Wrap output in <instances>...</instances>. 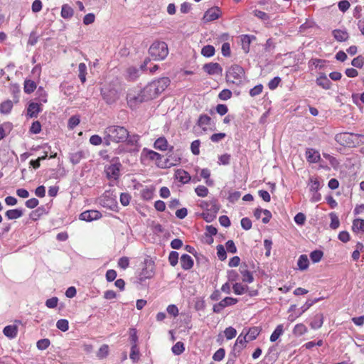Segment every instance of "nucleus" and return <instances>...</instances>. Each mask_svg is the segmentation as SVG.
<instances>
[{
  "label": "nucleus",
  "instance_id": "f257e3e1",
  "mask_svg": "<svg viewBox=\"0 0 364 364\" xmlns=\"http://www.w3.org/2000/svg\"><path fill=\"white\" fill-rule=\"evenodd\" d=\"M104 144L110 145L111 142L122 143L128 141L129 144H134L138 140V136H129V131L123 126L110 125L104 130Z\"/></svg>",
  "mask_w": 364,
  "mask_h": 364
},
{
  "label": "nucleus",
  "instance_id": "f03ea898",
  "mask_svg": "<svg viewBox=\"0 0 364 364\" xmlns=\"http://www.w3.org/2000/svg\"><path fill=\"white\" fill-rule=\"evenodd\" d=\"M168 77H161L156 80H153L145 87V92H148L151 98H155L159 94L161 93L170 85Z\"/></svg>",
  "mask_w": 364,
  "mask_h": 364
},
{
  "label": "nucleus",
  "instance_id": "7ed1b4c3",
  "mask_svg": "<svg viewBox=\"0 0 364 364\" xmlns=\"http://www.w3.org/2000/svg\"><path fill=\"white\" fill-rule=\"evenodd\" d=\"M149 100L151 98L149 93L145 92V87L140 90H129L127 96V104L132 109H135L143 102Z\"/></svg>",
  "mask_w": 364,
  "mask_h": 364
},
{
  "label": "nucleus",
  "instance_id": "20e7f679",
  "mask_svg": "<svg viewBox=\"0 0 364 364\" xmlns=\"http://www.w3.org/2000/svg\"><path fill=\"white\" fill-rule=\"evenodd\" d=\"M149 53L154 60H162L168 54V46L165 42H154L150 46Z\"/></svg>",
  "mask_w": 364,
  "mask_h": 364
},
{
  "label": "nucleus",
  "instance_id": "39448f33",
  "mask_svg": "<svg viewBox=\"0 0 364 364\" xmlns=\"http://www.w3.org/2000/svg\"><path fill=\"white\" fill-rule=\"evenodd\" d=\"M245 72L242 67L234 65L227 72L226 78L228 82L240 85L244 78Z\"/></svg>",
  "mask_w": 364,
  "mask_h": 364
},
{
  "label": "nucleus",
  "instance_id": "423d86ee",
  "mask_svg": "<svg viewBox=\"0 0 364 364\" xmlns=\"http://www.w3.org/2000/svg\"><path fill=\"white\" fill-rule=\"evenodd\" d=\"M97 201L100 205L111 210L117 206L116 196L113 191L110 190L105 191V193L98 198Z\"/></svg>",
  "mask_w": 364,
  "mask_h": 364
},
{
  "label": "nucleus",
  "instance_id": "0eeeda50",
  "mask_svg": "<svg viewBox=\"0 0 364 364\" xmlns=\"http://www.w3.org/2000/svg\"><path fill=\"white\" fill-rule=\"evenodd\" d=\"M335 140L341 145L344 146H355L358 141H356V135L353 133L343 132L337 134Z\"/></svg>",
  "mask_w": 364,
  "mask_h": 364
},
{
  "label": "nucleus",
  "instance_id": "6e6552de",
  "mask_svg": "<svg viewBox=\"0 0 364 364\" xmlns=\"http://www.w3.org/2000/svg\"><path fill=\"white\" fill-rule=\"evenodd\" d=\"M121 167L122 164L119 158H114L112 160V164L105 168L107 177L109 179L117 180L119 177Z\"/></svg>",
  "mask_w": 364,
  "mask_h": 364
},
{
  "label": "nucleus",
  "instance_id": "1a4fd4ad",
  "mask_svg": "<svg viewBox=\"0 0 364 364\" xmlns=\"http://www.w3.org/2000/svg\"><path fill=\"white\" fill-rule=\"evenodd\" d=\"M144 263L145 267L142 269L138 277L140 282H143L154 275V262L151 259H146Z\"/></svg>",
  "mask_w": 364,
  "mask_h": 364
},
{
  "label": "nucleus",
  "instance_id": "9d476101",
  "mask_svg": "<svg viewBox=\"0 0 364 364\" xmlns=\"http://www.w3.org/2000/svg\"><path fill=\"white\" fill-rule=\"evenodd\" d=\"M101 93L103 99L107 104L114 103L119 97L117 90L114 88L103 87L102 88Z\"/></svg>",
  "mask_w": 364,
  "mask_h": 364
},
{
  "label": "nucleus",
  "instance_id": "9b49d317",
  "mask_svg": "<svg viewBox=\"0 0 364 364\" xmlns=\"http://www.w3.org/2000/svg\"><path fill=\"white\" fill-rule=\"evenodd\" d=\"M249 341L247 337L244 333V331L237 337L235 343L233 346L234 356L237 357L236 353H240L241 350L245 347V344Z\"/></svg>",
  "mask_w": 364,
  "mask_h": 364
},
{
  "label": "nucleus",
  "instance_id": "f8f14e48",
  "mask_svg": "<svg viewBox=\"0 0 364 364\" xmlns=\"http://www.w3.org/2000/svg\"><path fill=\"white\" fill-rule=\"evenodd\" d=\"M101 217L102 214L98 210H90L82 213L80 215L79 218L81 220H85L86 222H92L93 220L100 219Z\"/></svg>",
  "mask_w": 364,
  "mask_h": 364
},
{
  "label": "nucleus",
  "instance_id": "ddd939ff",
  "mask_svg": "<svg viewBox=\"0 0 364 364\" xmlns=\"http://www.w3.org/2000/svg\"><path fill=\"white\" fill-rule=\"evenodd\" d=\"M221 14V11L218 7H213L205 11L203 16L204 22H210L218 19Z\"/></svg>",
  "mask_w": 364,
  "mask_h": 364
},
{
  "label": "nucleus",
  "instance_id": "4468645a",
  "mask_svg": "<svg viewBox=\"0 0 364 364\" xmlns=\"http://www.w3.org/2000/svg\"><path fill=\"white\" fill-rule=\"evenodd\" d=\"M203 68L209 75H220L223 72L221 66L218 63H206Z\"/></svg>",
  "mask_w": 364,
  "mask_h": 364
},
{
  "label": "nucleus",
  "instance_id": "2eb2a0df",
  "mask_svg": "<svg viewBox=\"0 0 364 364\" xmlns=\"http://www.w3.org/2000/svg\"><path fill=\"white\" fill-rule=\"evenodd\" d=\"M316 82L318 86L322 87L324 90L331 89L332 85L331 80L327 77L326 75L323 73L319 74L318 77L316 80Z\"/></svg>",
  "mask_w": 364,
  "mask_h": 364
},
{
  "label": "nucleus",
  "instance_id": "dca6fc26",
  "mask_svg": "<svg viewBox=\"0 0 364 364\" xmlns=\"http://www.w3.org/2000/svg\"><path fill=\"white\" fill-rule=\"evenodd\" d=\"M41 111V103L31 102L27 109V115L31 118L37 117L38 113Z\"/></svg>",
  "mask_w": 364,
  "mask_h": 364
},
{
  "label": "nucleus",
  "instance_id": "f3484780",
  "mask_svg": "<svg viewBox=\"0 0 364 364\" xmlns=\"http://www.w3.org/2000/svg\"><path fill=\"white\" fill-rule=\"evenodd\" d=\"M254 215L256 219H261L264 223H267L272 217V214L269 210L263 209H256Z\"/></svg>",
  "mask_w": 364,
  "mask_h": 364
},
{
  "label": "nucleus",
  "instance_id": "a211bd4d",
  "mask_svg": "<svg viewBox=\"0 0 364 364\" xmlns=\"http://www.w3.org/2000/svg\"><path fill=\"white\" fill-rule=\"evenodd\" d=\"M306 157L309 163H317L321 159L320 153L314 149H307Z\"/></svg>",
  "mask_w": 364,
  "mask_h": 364
},
{
  "label": "nucleus",
  "instance_id": "6ab92c4d",
  "mask_svg": "<svg viewBox=\"0 0 364 364\" xmlns=\"http://www.w3.org/2000/svg\"><path fill=\"white\" fill-rule=\"evenodd\" d=\"M176 178L183 184L188 183L191 181L190 174L183 169H177L175 171Z\"/></svg>",
  "mask_w": 364,
  "mask_h": 364
},
{
  "label": "nucleus",
  "instance_id": "aec40b11",
  "mask_svg": "<svg viewBox=\"0 0 364 364\" xmlns=\"http://www.w3.org/2000/svg\"><path fill=\"white\" fill-rule=\"evenodd\" d=\"M181 265L184 270H188L193 266V259L188 255L184 254L181 257Z\"/></svg>",
  "mask_w": 364,
  "mask_h": 364
},
{
  "label": "nucleus",
  "instance_id": "412c9836",
  "mask_svg": "<svg viewBox=\"0 0 364 364\" xmlns=\"http://www.w3.org/2000/svg\"><path fill=\"white\" fill-rule=\"evenodd\" d=\"M334 38L339 42H344L349 38L348 33L346 30L335 29L332 31Z\"/></svg>",
  "mask_w": 364,
  "mask_h": 364
},
{
  "label": "nucleus",
  "instance_id": "4be33fe9",
  "mask_svg": "<svg viewBox=\"0 0 364 364\" xmlns=\"http://www.w3.org/2000/svg\"><path fill=\"white\" fill-rule=\"evenodd\" d=\"M240 272L242 275V281L247 283H252L254 281V277L252 273L247 269L246 264H242L240 267Z\"/></svg>",
  "mask_w": 364,
  "mask_h": 364
},
{
  "label": "nucleus",
  "instance_id": "5701e85b",
  "mask_svg": "<svg viewBox=\"0 0 364 364\" xmlns=\"http://www.w3.org/2000/svg\"><path fill=\"white\" fill-rule=\"evenodd\" d=\"M208 232L202 236L201 240L203 243L210 245L213 242V236L216 235L218 229H207Z\"/></svg>",
  "mask_w": 364,
  "mask_h": 364
},
{
  "label": "nucleus",
  "instance_id": "b1692460",
  "mask_svg": "<svg viewBox=\"0 0 364 364\" xmlns=\"http://www.w3.org/2000/svg\"><path fill=\"white\" fill-rule=\"evenodd\" d=\"M3 333L6 337L14 338L17 336L18 328L16 325H9L4 327Z\"/></svg>",
  "mask_w": 364,
  "mask_h": 364
},
{
  "label": "nucleus",
  "instance_id": "393cba45",
  "mask_svg": "<svg viewBox=\"0 0 364 364\" xmlns=\"http://www.w3.org/2000/svg\"><path fill=\"white\" fill-rule=\"evenodd\" d=\"M60 15L65 19H70L74 15L73 9L68 4H63L62 6Z\"/></svg>",
  "mask_w": 364,
  "mask_h": 364
},
{
  "label": "nucleus",
  "instance_id": "a878e982",
  "mask_svg": "<svg viewBox=\"0 0 364 364\" xmlns=\"http://www.w3.org/2000/svg\"><path fill=\"white\" fill-rule=\"evenodd\" d=\"M85 157V153L83 151H78L70 154V162L75 165L80 163V161Z\"/></svg>",
  "mask_w": 364,
  "mask_h": 364
},
{
  "label": "nucleus",
  "instance_id": "bb28decb",
  "mask_svg": "<svg viewBox=\"0 0 364 364\" xmlns=\"http://www.w3.org/2000/svg\"><path fill=\"white\" fill-rule=\"evenodd\" d=\"M154 146L156 149L166 151L168 149V141L165 137H159L155 141Z\"/></svg>",
  "mask_w": 364,
  "mask_h": 364
},
{
  "label": "nucleus",
  "instance_id": "cd10ccee",
  "mask_svg": "<svg viewBox=\"0 0 364 364\" xmlns=\"http://www.w3.org/2000/svg\"><path fill=\"white\" fill-rule=\"evenodd\" d=\"M211 118L207 114H202L199 117L198 120V125L204 131L207 129V126L210 125Z\"/></svg>",
  "mask_w": 364,
  "mask_h": 364
},
{
  "label": "nucleus",
  "instance_id": "c85d7f7f",
  "mask_svg": "<svg viewBox=\"0 0 364 364\" xmlns=\"http://www.w3.org/2000/svg\"><path fill=\"white\" fill-rule=\"evenodd\" d=\"M23 215L21 209H12L6 212V216L9 220H14L21 218Z\"/></svg>",
  "mask_w": 364,
  "mask_h": 364
},
{
  "label": "nucleus",
  "instance_id": "c756f323",
  "mask_svg": "<svg viewBox=\"0 0 364 364\" xmlns=\"http://www.w3.org/2000/svg\"><path fill=\"white\" fill-rule=\"evenodd\" d=\"M260 333V329L259 327L254 326L250 328L247 331L244 333L246 335L249 341L255 340Z\"/></svg>",
  "mask_w": 364,
  "mask_h": 364
},
{
  "label": "nucleus",
  "instance_id": "7c9ffc66",
  "mask_svg": "<svg viewBox=\"0 0 364 364\" xmlns=\"http://www.w3.org/2000/svg\"><path fill=\"white\" fill-rule=\"evenodd\" d=\"M323 323V316L321 314H316L311 322V327L314 329H318L321 327Z\"/></svg>",
  "mask_w": 364,
  "mask_h": 364
},
{
  "label": "nucleus",
  "instance_id": "2f4dec72",
  "mask_svg": "<svg viewBox=\"0 0 364 364\" xmlns=\"http://www.w3.org/2000/svg\"><path fill=\"white\" fill-rule=\"evenodd\" d=\"M309 262L307 255H301L297 261V265L300 270H305L309 267Z\"/></svg>",
  "mask_w": 364,
  "mask_h": 364
},
{
  "label": "nucleus",
  "instance_id": "473e14b6",
  "mask_svg": "<svg viewBox=\"0 0 364 364\" xmlns=\"http://www.w3.org/2000/svg\"><path fill=\"white\" fill-rule=\"evenodd\" d=\"M36 89V84L33 80H26L23 84V90L26 94L32 93Z\"/></svg>",
  "mask_w": 364,
  "mask_h": 364
},
{
  "label": "nucleus",
  "instance_id": "72a5a7b5",
  "mask_svg": "<svg viewBox=\"0 0 364 364\" xmlns=\"http://www.w3.org/2000/svg\"><path fill=\"white\" fill-rule=\"evenodd\" d=\"M13 107V102L11 100H6L0 105V112L1 114H9Z\"/></svg>",
  "mask_w": 364,
  "mask_h": 364
},
{
  "label": "nucleus",
  "instance_id": "f704fd0d",
  "mask_svg": "<svg viewBox=\"0 0 364 364\" xmlns=\"http://www.w3.org/2000/svg\"><path fill=\"white\" fill-rule=\"evenodd\" d=\"M181 162V157L171 154L168 156L166 161V167H171L174 166L178 164Z\"/></svg>",
  "mask_w": 364,
  "mask_h": 364
},
{
  "label": "nucleus",
  "instance_id": "c9c22d12",
  "mask_svg": "<svg viewBox=\"0 0 364 364\" xmlns=\"http://www.w3.org/2000/svg\"><path fill=\"white\" fill-rule=\"evenodd\" d=\"M309 182H310V183H309V185H310L309 189H310L311 192H316V191H318L320 189L321 185V183H320V181H318V179L317 178H316V177H311L309 178Z\"/></svg>",
  "mask_w": 364,
  "mask_h": 364
},
{
  "label": "nucleus",
  "instance_id": "e433bc0d",
  "mask_svg": "<svg viewBox=\"0 0 364 364\" xmlns=\"http://www.w3.org/2000/svg\"><path fill=\"white\" fill-rule=\"evenodd\" d=\"M252 38H255V37L248 35L242 36L241 40L242 44V49L245 50V53H247L249 51Z\"/></svg>",
  "mask_w": 364,
  "mask_h": 364
},
{
  "label": "nucleus",
  "instance_id": "4c0bfd02",
  "mask_svg": "<svg viewBox=\"0 0 364 364\" xmlns=\"http://www.w3.org/2000/svg\"><path fill=\"white\" fill-rule=\"evenodd\" d=\"M283 325L279 324L278 325L275 330L273 331L272 335L270 336V341L271 342H275L279 336L283 333Z\"/></svg>",
  "mask_w": 364,
  "mask_h": 364
},
{
  "label": "nucleus",
  "instance_id": "58836bf2",
  "mask_svg": "<svg viewBox=\"0 0 364 364\" xmlns=\"http://www.w3.org/2000/svg\"><path fill=\"white\" fill-rule=\"evenodd\" d=\"M37 100L40 102V103H46L47 102V92L42 87H39L37 92Z\"/></svg>",
  "mask_w": 364,
  "mask_h": 364
},
{
  "label": "nucleus",
  "instance_id": "ea45409f",
  "mask_svg": "<svg viewBox=\"0 0 364 364\" xmlns=\"http://www.w3.org/2000/svg\"><path fill=\"white\" fill-rule=\"evenodd\" d=\"M79 78L84 83L86 81L87 66L85 63H80L78 65Z\"/></svg>",
  "mask_w": 364,
  "mask_h": 364
},
{
  "label": "nucleus",
  "instance_id": "a19ab883",
  "mask_svg": "<svg viewBox=\"0 0 364 364\" xmlns=\"http://www.w3.org/2000/svg\"><path fill=\"white\" fill-rule=\"evenodd\" d=\"M234 293L237 295H242L244 293L247 292L248 290L247 286H244L240 283H235L232 287Z\"/></svg>",
  "mask_w": 364,
  "mask_h": 364
},
{
  "label": "nucleus",
  "instance_id": "79ce46f5",
  "mask_svg": "<svg viewBox=\"0 0 364 364\" xmlns=\"http://www.w3.org/2000/svg\"><path fill=\"white\" fill-rule=\"evenodd\" d=\"M172 352L176 355L182 354L185 350V346L183 343L178 341L171 348Z\"/></svg>",
  "mask_w": 364,
  "mask_h": 364
},
{
  "label": "nucleus",
  "instance_id": "37998d69",
  "mask_svg": "<svg viewBox=\"0 0 364 364\" xmlns=\"http://www.w3.org/2000/svg\"><path fill=\"white\" fill-rule=\"evenodd\" d=\"M201 54L205 57H212L215 54V48L213 46H205L201 50Z\"/></svg>",
  "mask_w": 364,
  "mask_h": 364
},
{
  "label": "nucleus",
  "instance_id": "c03bdc74",
  "mask_svg": "<svg viewBox=\"0 0 364 364\" xmlns=\"http://www.w3.org/2000/svg\"><path fill=\"white\" fill-rule=\"evenodd\" d=\"M323 256V252L321 250H316L310 253V258L314 263L318 262Z\"/></svg>",
  "mask_w": 364,
  "mask_h": 364
},
{
  "label": "nucleus",
  "instance_id": "a18cd8bd",
  "mask_svg": "<svg viewBox=\"0 0 364 364\" xmlns=\"http://www.w3.org/2000/svg\"><path fill=\"white\" fill-rule=\"evenodd\" d=\"M9 90L14 95V98L16 102H18V94L20 92V87L17 83H13L9 85Z\"/></svg>",
  "mask_w": 364,
  "mask_h": 364
},
{
  "label": "nucleus",
  "instance_id": "49530a36",
  "mask_svg": "<svg viewBox=\"0 0 364 364\" xmlns=\"http://www.w3.org/2000/svg\"><path fill=\"white\" fill-rule=\"evenodd\" d=\"M109 354V346L107 344H103L97 353V357L100 359L106 358Z\"/></svg>",
  "mask_w": 364,
  "mask_h": 364
},
{
  "label": "nucleus",
  "instance_id": "de8ad7c7",
  "mask_svg": "<svg viewBox=\"0 0 364 364\" xmlns=\"http://www.w3.org/2000/svg\"><path fill=\"white\" fill-rule=\"evenodd\" d=\"M307 331L306 327L303 323L296 324L293 330V333L296 336H301Z\"/></svg>",
  "mask_w": 364,
  "mask_h": 364
},
{
  "label": "nucleus",
  "instance_id": "09e8293b",
  "mask_svg": "<svg viewBox=\"0 0 364 364\" xmlns=\"http://www.w3.org/2000/svg\"><path fill=\"white\" fill-rule=\"evenodd\" d=\"M129 357L133 360V362H136L139 360V351L137 345L132 346Z\"/></svg>",
  "mask_w": 364,
  "mask_h": 364
},
{
  "label": "nucleus",
  "instance_id": "8fccbe9b",
  "mask_svg": "<svg viewBox=\"0 0 364 364\" xmlns=\"http://www.w3.org/2000/svg\"><path fill=\"white\" fill-rule=\"evenodd\" d=\"M319 300L320 299H315L314 300L308 299L306 303L301 307V311L299 313L301 315Z\"/></svg>",
  "mask_w": 364,
  "mask_h": 364
},
{
  "label": "nucleus",
  "instance_id": "3c124183",
  "mask_svg": "<svg viewBox=\"0 0 364 364\" xmlns=\"http://www.w3.org/2000/svg\"><path fill=\"white\" fill-rule=\"evenodd\" d=\"M56 327L60 331L65 332L68 330L69 323L66 319H60L56 323Z\"/></svg>",
  "mask_w": 364,
  "mask_h": 364
},
{
  "label": "nucleus",
  "instance_id": "603ef678",
  "mask_svg": "<svg viewBox=\"0 0 364 364\" xmlns=\"http://www.w3.org/2000/svg\"><path fill=\"white\" fill-rule=\"evenodd\" d=\"M351 65L353 67L361 68L364 65V58L361 55H358L356 58H353L351 61Z\"/></svg>",
  "mask_w": 364,
  "mask_h": 364
},
{
  "label": "nucleus",
  "instance_id": "864d4df0",
  "mask_svg": "<svg viewBox=\"0 0 364 364\" xmlns=\"http://www.w3.org/2000/svg\"><path fill=\"white\" fill-rule=\"evenodd\" d=\"M50 340L48 339V338H43V339H41L39 340L37 343H36V346L37 348L39 349V350H46V348H48V346H50Z\"/></svg>",
  "mask_w": 364,
  "mask_h": 364
},
{
  "label": "nucleus",
  "instance_id": "5fc2aeb1",
  "mask_svg": "<svg viewBox=\"0 0 364 364\" xmlns=\"http://www.w3.org/2000/svg\"><path fill=\"white\" fill-rule=\"evenodd\" d=\"M168 261L171 266L175 267L178 262V253L175 251L171 252L168 256Z\"/></svg>",
  "mask_w": 364,
  "mask_h": 364
},
{
  "label": "nucleus",
  "instance_id": "6e6d98bb",
  "mask_svg": "<svg viewBox=\"0 0 364 364\" xmlns=\"http://www.w3.org/2000/svg\"><path fill=\"white\" fill-rule=\"evenodd\" d=\"M237 301H238L237 299L232 298V297H225V299L221 300L220 302L223 306V307L225 308L227 306H232V305L235 304L236 303H237Z\"/></svg>",
  "mask_w": 364,
  "mask_h": 364
},
{
  "label": "nucleus",
  "instance_id": "4d7b16f0",
  "mask_svg": "<svg viewBox=\"0 0 364 364\" xmlns=\"http://www.w3.org/2000/svg\"><path fill=\"white\" fill-rule=\"evenodd\" d=\"M217 255L221 261H224L227 257L226 250L224 247L221 245L217 246Z\"/></svg>",
  "mask_w": 364,
  "mask_h": 364
},
{
  "label": "nucleus",
  "instance_id": "13d9d810",
  "mask_svg": "<svg viewBox=\"0 0 364 364\" xmlns=\"http://www.w3.org/2000/svg\"><path fill=\"white\" fill-rule=\"evenodd\" d=\"M89 141L94 146H98L104 141V139L100 136L94 134L90 136Z\"/></svg>",
  "mask_w": 364,
  "mask_h": 364
},
{
  "label": "nucleus",
  "instance_id": "bf43d9fd",
  "mask_svg": "<svg viewBox=\"0 0 364 364\" xmlns=\"http://www.w3.org/2000/svg\"><path fill=\"white\" fill-rule=\"evenodd\" d=\"M225 355V349L219 348L213 355V359L215 361H220L222 360Z\"/></svg>",
  "mask_w": 364,
  "mask_h": 364
},
{
  "label": "nucleus",
  "instance_id": "052dcab7",
  "mask_svg": "<svg viewBox=\"0 0 364 364\" xmlns=\"http://www.w3.org/2000/svg\"><path fill=\"white\" fill-rule=\"evenodd\" d=\"M195 191L200 197H205L208 193V189L204 186H198L196 188Z\"/></svg>",
  "mask_w": 364,
  "mask_h": 364
},
{
  "label": "nucleus",
  "instance_id": "680f3d73",
  "mask_svg": "<svg viewBox=\"0 0 364 364\" xmlns=\"http://www.w3.org/2000/svg\"><path fill=\"white\" fill-rule=\"evenodd\" d=\"M224 333L226 338L230 340L235 337L237 331L234 328L230 326L225 330Z\"/></svg>",
  "mask_w": 364,
  "mask_h": 364
},
{
  "label": "nucleus",
  "instance_id": "e2e57ef3",
  "mask_svg": "<svg viewBox=\"0 0 364 364\" xmlns=\"http://www.w3.org/2000/svg\"><path fill=\"white\" fill-rule=\"evenodd\" d=\"M146 156L150 160H152V161H158V160L161 159V155L154 151H152V150L146 151Z\"/></svg>",
  "mask_w": 364,
  "mask_h": 364
},
{
  "label": "nucleus",
  "instance_id": "0e129e2a",
  "mask_svg": "<svg viewBox=\"0 0 364 364\" xmlns=\"http://www.w3.org/2000/svg\"><path fill=\"white\" fill-rule=\"evenodd\" d=\"M262 90H263L262 85H261V84L257 85L250 90V95L251 97L257 96L262 93Z\"/></svg>",
  "mask_w": 364,
  "mask_h": 364
},
{
  "label": "nucleus",
  "instance_id": "69168bd1",
  "mask_svg": "<svg viewBox=\"0 0 364 364\" xmlns=\"http://www.w3.org/2000/svg\"><path fill=\"white\" fill-rule=\"evenodd\" d=\"M200 141L199 140H195L191 143V149L194 155H198L200 154Z\"/></svg>",
  "mask_w": 364,
  "mask_h": 364
},
{
  "label": "nucleus",
  "instance_id": "338daca9",
  "mask_svg": "<svg viewBox=\"0 0 364 364\" xmlns=\"http://www.w3.org/2000/svg\"><path fill=\"white\" fill-rule=\"evenodd\" d=\"M131 196L127 193H122L120 195V202L122 205L127 206L129 204Z\"/></svg>",
  "mask_w": 364,
  "mask_h": 364
},
{
  "label": "nucleus",
  "instance_id": "774afa93",
  "mask_svg": "<svg viewBox=\"0 0 364 364\" xmlns=\"http://www.w3.org/2000/svg\"><path fill=\"white\" fill-rule=\"evenodd\" d=\"M280 82H281V78L279 77H274L273 79H272L269 82L268 87L270 90H273L278 87Z\"/></svg>",
  "mask_w": 364,
  "mask_h": 364
}]
</instances>
